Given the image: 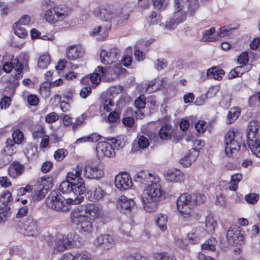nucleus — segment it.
Listing matches in <instances>:
<instances>
[{"instance_id": "obj_1", "label": "nucleus", "mask_w": 260, "mask_h": 260, "mask_svg": "<svg viewBox=\"0 0 260 260\" xmlns=\"http://www.w3.org/2000/svg\"><path fill=\"white\" fill-rule=\"evenodd\" d=\"M82 168L77 165L73 172L67 174V180L60 184V190L63 193L70 194L71 198L67 199V203L80 204L84 199L86 191L83 179L81 177Z\"/></svg>"}, {"instance_id": "obj_2", "label": "nucleus", "mask_w": 260, "mask_h": 260, "mask_svg": "<svg viewBox=\"0 0 260 260\" xmlns=\"http://www.w3.org/2000/svg\"><path fill=\"white\" fill-rule=\"evenodd\" d=\"M100 214L99 207L91 204L73 209L70 213V219L79 232L84 234H90L94 230L92 221Z\"/></svg>"}, {"instance_id": "obj_3", "label": "nucleus", "mask_w": 260, "mask_h": 260, "mask_svg": "<svg viewBox=\"0 0 260 260\" xmlns=\"http://www.w3.org/2000/svg\"><path fill=\"white\" fill-rule=\"evenodd\" d=\"M120 72H117L114 69L105 68L99 66L95 70V72L83 77L81 83L91 87H95L101 82L102 78L108 81H111L116 78Z\"/></svg>"}, {"instance_id": "obj_4", "label": "nucleus", "mask_w": 260, "mask_h": 260, "mask_svg": "<svg viewBox=\"0 0 260 260\" xmlns=\"http://www.w3.org/2000/svg\"><path fill=\"white\" fill-rule=\"evenodd\" d=\"M206 200L205 196L201 193H183L177 200V209L181 214L186 213L188 214L190 209L194 206L204 203Z\"/></svg>"}, {"instance_id": "obj_5", "label": "nucleus", "mask_w": 260, "mask_h": 260, "mask_svg": "<svg viewBox=\"0 0 260 260\" xmlns=\"http://www.w3.org/2000/svg\"><path fill=\"white\" fill-rule=\"evenodd\" d=\"M243 143L242 135L236 128L230 129L224 135V147L225 155L229 157L237 153Z\"/></svg>"}, {"instance_id": "obj_6", "label": "nucleus", "mask_w": 260, "mask_h": 260, "mask_svg": "<svg viewBox=\"0 0 260 260\" xmlns=\"http://www.w3.org/2000/svg\"><path fill=\"white\" fill-rule=\"evenodd\" d=\"M247 143L252 152L260 158V124L257 120L249 122L247 132Z\"/></svg>"}, {"instance_id": "obj_7", "label": "nucleus", "mask_w": 260, "mask_h": 260, "mask_svg": "<svg viewBox=\"0 0 260 260\" xmlns=\"http://www.w3.org/2000/svg\"><path fill=\"white\" fill-rule=\"evenodd\" d=\"M47 207L57 212H66L69 210V205L73 203H67V200L55 191H51L46 200Z\"/></svg>"}, {"instance_id": "obj_8", "label": "nucleus", "mask_w": 260, "mask_h": 260, "mask_svg": "<svg viewBox=\"0 0 260 260\" xmlns=\"http://www.w3.org/2000/svg\"><path fill=\"white\" fill-rule=\"evenodd\" d=\"M81 168L84 176L87 179L99 180L104 176L103 166L96 161H88L83 168Z\"/></svg>"}, {"instance_id": "obj_9", "label": "nucleus", "mask_w": 260, "mask_h": 260, "mask_svg": "<svg viewBox=\"0 0 260 260\" xmlns=\"http://www.w3.org/2000/svg\"><path fill=\"white\" fill-rule=\"evenodd\" d=\"M50 3L49 1L45 0L41 6L42 10L45 11V18L47 21L54 23L62 20L67 16V14L65 11L62 12V9L52 8L51 5H49Z\"/></svg>"}, {"instance_id": "obj_10", "label": "nucleus", "mask_w": 260, "mask_h": 260, "mask_svg": "<svg viewBox=\"0 0 260 260\" xmlns=\"http://www.w3.org/2000/svg\"><path fill=\"white\" fill-rule=\"evenodd\" d=\"M160 179L155 178L154 181L146 187L142 194H146L149 199L154 202H160L164 198L165 191L159 183Z\"/></svg>"}, {"instance_id": "obj_11", "label": "nucleus", "mask_w": 260, "mask_h": 260, "mask_svg": "<svg viewBox=\"0 0 260 260\" xmlns=\"http://www.w3.org/2000/svg\"><path fill=\"white\" fill-rule=\"evenodd\" d=\"M17 225L19 232L24 236L35 237L39 233L37 221L32 219L20 220Z\"/></svg>"}, {"instance_id": "obj_12", "label": "nucleus", "mask_w": 260, "mask_h": 260, "mask_svg": "<svg viewBox=\"0 0 260 260\" xmlns=\"http://www.w3.org/2000/svg\"><path fill=\"white\" fill-rule=\"evenodd\" d=\"M29 59V56L26 52L21 53L17 58L14 59V65L16 69L15 74L16 79H19L22 77V70L28 69Z\"/></svg>"}, {"instance_id": "obj_13", "label": "nucleus", "mask_w": 260, "mask_h": 260, "mask_svg": "<svg viewBox=\"0 0 260 260\" xmlns=\"http://www.w3.org/2000/svg\"><path fill=\"white\" fill-rule=\"evenodd\" d=\"M68 236L69 235L60 236L49 243L54 253L62 252L72 246V241Z\"/></svg>"}, {"instance_id": "obj_14", "label": "nucleus", "mask_w": 260, "mask_h": 260, "mask_svg": "<svg viewBox=\"0 0 260 260\" xmlns=\"http://www.w3.org/2000/svg\"><path fill=\"white\" fill-rule=\"evenodd\" d=\"M155 173H150L149 171H141L137 173L134 177L135 182L146 186H149L154 181L155 178H158Z\"/></svg>"}, {"instance_id": "obj_15", "label": "nucleus", "mask_w": 260, "mask_h": 260, "mask_svg": "<svg viewBox=\"0 0 260 260\" xmlns=\"http://www.w3.org/2000/svg\"><path fill=\"white\" fill-rule=\"evenodd\" d=\"M98 157H112L115 156V152L112 145L108 142L101 141L97 144L96 148Z\"/></svg>"}, {"instance_id": "obj_16", "label": "nucleus", "mask_w": 260, "mask_h": 260, "mask_svg": "<svg viewBox=\"0 0 260 260\" xmlns=\"http://www.w3.org/2000/svg\"><path fill=\"white\" fill-rule=\"evenodd\" d=\"M120 56V52L116 48H111L109 52L102 50L100 53L101 62L105 64H110L116 62Z\"/></svg>"}, {"instance_id": "obj_17", "label": "nucleus", "mask_w": 260, "mask_h": 260, "mask_svg": "<svg viewBox=\"0 0 260 260\" xmlns=\"http://www.w3.org/2000/svg\"><path fill=\"white\" fill-rule=\"evenodd\" d=\"M115 184L118 189L123 191L131 188L133 186V182L128 173H123L116 176Z\"/></svg>"}, {"instance_id": "obj_18", "label": "nucleus", "mask_w": 260, "mask_h": 260, "mask_svg": "<svg viewBox=\"0 0 260 260\" xmlns=\"http://www.w3.org/2000/svg\"><path fill=\"white\" fill-rule=\"evenodd\" d=\"M186 13L184 12H174L173 17L168 21H166L165 28L174 29L180 23L186 19Z\"/></svg>"}, {"instance_id": "obj_19", "label": "nucleus", "mask_w": 260, "mask_h": 260, "mask_svg": "<svg viewBox=\"0 0 260 260\" xmlns=\"http://www.w3.org/2000/svg\"><path fill=\"white\" fill-rule=\"evenodd\" d=\"M207 234V230L202 226L193 228L188 234V238L192 244L199 242L200 240L203 238Z\"/></svg>"}, {"instance_id": "obj_20", "label": "nucleus", "mask_w": 260, "mask_h": 260, "mask_svg": "<svg viewBox=\"0 0 260 260\" xmlns=\"http://www.w3.org/2000/svg\"><path fill=\"white\" fill-rule=\"evenodd\" d=\"M117 206L120 208L125 214L129 213L135 209V202L132 199H128L126 197L121 196L117 201Z\"/></svg>"}, {"instance_id": "obj_21", "label": "nucleus", "mask_w": 260, "mask_h": 260, "mask_svg": "<svg viewBox=\"0 0 260 260\" xmlns=\"http://www.w3.org/2000/svg\"><path fill=\"white\" fill-rule=\"evenodd\" d=\"M96 243L104 249H109L115 244L114 237L110 235H101L96 239Z\"/></svg>"}, {"instance_id": "obj_22", "label": "nucleus", "mask_w": 260, "mask_h": 260, "mask_svg": "<svg viewBox=\"0 0 260 260\" xmlns=\"http://www.w3.org/2000/svg\"><path fill=\"white\" fill-rule=\"evenodd\" d=\"M105 194V192L99 186H95L91 187L85 193V196L89 201L95 202L102 199Z\"/></svg>"}, {"instance_id": "obj_23", "label": "nucleus", "mask_w": 260, "mask_h": 260, "mask_svg": "<svg viewBox=\"0 0 260 260\" xmlns=\"http://www.w3.org/2000/svg\"><path fill=\"white\" fill-rule=\"evenodd\" d=\"M84 54V50L81 46H71L67 49L66 56L68 59L74 60L82 57Z\"/></svg>"}, {"instance_id": "obj_24", "label": "nucleus", "mask_w": 260, "mask_h": 260, "mask_svg": "<svg viewBox=\"0 0 260 260\" xmlns=\"http://www.w3.org/2000/svg\"><path fill=\"white\" fill-rule=\"evenodd\" d=\"M24 170V166L16 161L10 165L8 172L10 177L15 179L21 176L23 173Z\"/></svg>"}, {"instance_id": "obj_25", "label": "nucleus", "mask_w": 260, "mask_h": 260, "mask_svg": "<svg viewBox=\"0 0 260 260\" xmlns=\"http://www.w3.org/2000/svg\"><path fill=\"white\" fill-rule=\"evenodd\" d=\"M13 198L11 193L7 190L0 196V209L4 210L3 212L8 215V212L10 208V204L12 202Z\"/></svg>"}, {"instance_id": "obj_26", "label": "nucleus", "mask_w": 260, "mask_h": 260, "mask_svg": "<svg viewBox=\"0 0 260 260\" xmlns=\"http://www.w3.org/2000/svg\"><path fill=\"white\" fill-rule=\"evenodd\" d=\"M226 237L230 244H237L242 240L243 235L241 232L236 228H230L227 232Z\"/></svg>"}, {"instance_id": "obj_27", "label": "nucleus", "mask_w": 260, "mask_h": 260, "mask_svg": "<svg viewBox=\"0 0 260 260\" xmlns=\"http://www.w3.org/2000/svg\"><path fill=\"white\" fill-rule=\"evenodd\" d=\"M94 15L100 18L103 21H110L112 22L113 17L114 16V13L111 12L110 10L101 8H97L94 10Z\"/></svg>"}, {"instance_id": "obj_28", "label": "nucleus", "mask_w": 260, "mask_h": 260, "mask_svg": "<svg viewBox=\"0 0 260 260\" xmlns=\"http://www.w3.org/2000/svg\"><path fill=\"white\" fill-rule=\"evenodd\" d=\"M199 155V150L197 148H192L189 151L188 154L185 155L180 160V163L184 167L190 166L194 161Z\"/></svg>"}, {"instance_id": "obj_29", "label": "nucleus", "mask_w": 260, "mask_h": 260, "mask_svg": "<svg viewBox=\"0 0 260 260\" xmlns=\"http://www.w3.org/2000/svg\"><path fill=\"white\" fill-rule=\"evenodd\" d=\"M147 197L148 195L146 194H142L141 197V200L143 203V207L146 212H153L157 209V203L158 202H154Z\"/></svg>"}, {"instance_id": "obj_30", "label": "nucleus", "mask_w": 260, "mask_h": 260, "mask_svg": "<svg viewBox=\"0 0 260 260\" xmlns=\"http://www.w3.org/2000/svg\"><path fill=\"white\" fill-rule=\"evenodd\" d=\"M167 181L170 182H181L184 180V174L178 169L169 170L166 176Z\"/></svg>"}, {"instance_id": "obj_31", "label": "nucleus", "mask_w": 260, "mask_h": 260, "mask_svg": "<svg viewBox=\"0 0 260 260\" xmlns=\"http://www.w3.org/2000/svg\"><path fill=\"white\" fill-rule=\"evenodd\" d=\"M224 74V71L216 67H213L208 69L206 73V76L209 78L217 80H220L222 76Z\"/></svg>"}, {"instance_id": "obj_32", "label": "nucleus", "mask_w": 260, "mask_h": 260, "mask_svg": "<svg viewBox=\"0 0 260 260\" xmlns=\"http://www.w3.org/2000/svg\"><path fill=\"white\" fill-rule=\"evenodd\" d=\"M39 187L37 188L38 190L35 189L32 193V198L35 200H40L43 199L47 194L49 186L45 187V183H41L39 184Z\"/></svg>"}, {"instance_id": "obj_33", "label": "nucleus", "mask_w": 260, "mask_h": 260, "mask_svg": "<svg viewBox=\"0 0 260 260\" xmlns=\"http://www.w3.org/2000/svg\"><path fill=\"white\" fill-rule=\"evenodd\" d=\"M217 241L215 238H211L206 240L201 246L202 251L207 252L208 251L214 252L216 250V246Z\"/></svg>"}, {"instance_id": "obj_34", "label": "nucleus", "mask_w": 260, "mask_h": 260, "mask_svg": "<svg viewBox=\"0 0 260 260\" xmlns=\"http://www.w3.org/2000/svg\"><path fill=\"white\" fill-rule=\"evenodd\" d=\"M159 137L162 140H168L172 137L171 126L168 124L163 125L159 131Z\"/></svg>"}, {"instance_id": "obj_35", "label": "nucleus", "mask_w": 260, "mask_h": 260, "mask_svg": "<svg viewBox=\"0 0 260 260\" xmlns=\"http://www.w3.org/2000/svg\"><path fill=\"white\" fill-rule=\"evenodd\" d=\"M155 223L157 227L161 231H165L167 230L168 222V216L164 214H158L155 216Z\"/></svg>"}, {"instance_id": "obj_36", "label": "nucleus", "mask_w": 260, "mask_h": 260, "mask_svg": "<svg viewBox=\"0 0 260 260\" xmlns=\"http://www.w3.org/2000/svg\"><path fill=\"white\" fill-rule=\"evenodd\" d=\"M219 87L218 86H212L209 88L206 95H202L201 98L197 99L196 103L197 105H202L204 103L203 100H202L203 98H211L216 95L217 93L219 90Z\"/></svg>"}, {"instance_id": "obj_37", "label": "nucleus", "mask_w": 260, "mask_h": 260, "mask_svg": "<svg viewBox=\"0 0 260 260\" xmlns=\"http://www.w3.org/2000/svg\"><path fill=\"white\" fill-rule=\"evenodd\" d=\"M24 153L28 159L35 158L38 156V148L35 145L28 144L24 149Z\"/></svg>"}, {"instance_id": "obj_38", "label": "nucleus", "mask_w": 260, "mask_h": 260, "mask_svg": "<svg viewBox=\"0 0 260 260\" xmlns=\"http://www.w3.org/2000/svg\"><path fill=\"white\" fill-rule=\"evenodd\" d=\"M242 178V174L237 173L231 176V181L228 183V188L232 191H236L239 182Z\"/></svg>"}, {"instance_id": "obj_39", "label": "nucleus", "mask_w": 260, "mask_h": 260, "mask_svg": "<svg viewBox=\"0 0 260 260\" xmlns=\"http://www.w3.org/2000/svg\"><path fill=\"white\" fill-rule=\"evenodd\" d=\"M105 139L110 142V143L112 145V147H113L114 149H119L120 148H122L125 145L124 139L120 137L113 138L109 137L105 138Z\"/></svg>"}, {"instance_id": "obj_40", "label": "nucleus", "mask_w": 260, "mask_h": 260, "mask_svg": "<svg viewBox=\"0 0 260 260\" xmlns=\"http://www.w3.org/2000/svg\"><path fill=\"white\" fill-rule=\"evenodd\" d=\"M129 15L120 12L118 14L114 13L111 23L115 25H119L123 23L125 21L128 19Z\"/></svg>"}, {"instance_id": "obj_41", "label": "nucleus", "mask_w": 260, "mask_h": 260, "mask_svg": "<svg viewBox=\"0 0 260 260\" xmlns=\"http://www.w3.org/2000/svg\"><path fill=\"white\" fill-rule=\"evenodd\" d=\"M50 63V57L48 54L41 55L38 58V66L44 69L46 68Z\"/></svg>"}, {"instance_id": "obj_42", "label": "nucleus", "mask_w": 260, "mask_h": 260, "mask_svg": "<svg viewBox=\"0 0 260 260\" xmlns=\"http://www.w3.org/2000/svg\"><path fill=\"white\" fill-rule=\"evenodd\" d=\"M60 260H90V258L84 254L73 255L71 253H68L63 255Z\"/></svg>"}, {"instance_id": "obj_43", "label": "nucleus", "mask_w": 260, "mask_h": 260, "mask_svg": "<svg viewBox=\"0 0 260 260\" xmlns=\"http://www.w3.org/2000/svg\"><path fill=\"white\" fill-rule=\"evenodd\" d=\"M13 29L15 34L19 37L23 38L27 35V31L22 25L18 24V23H14L13 24Z\"/></svg>"}, {"instance_id": "obj_44", "label": "nucleus", "mask_w": 260, "mask_h": 260, "mask_svg": "<svg viewBox=\"0 0 260 260\" xmlns=\"http://www.w3.org/2000/svg\"><path fill=\"white\" fill-rule=\"evenodd\" d=\"M240 112L236 109H231L228 114L226 123L228 124L232 123L239 116Z\"/></svg>"}, {"instance_id": "obj_45", "label": "nucleus", "mask_w": 260, "mask_h": 260, "mask_svg": "<svg viewBox=\"0 0 260 260\" xmlns=\"http://www.w3.org/2000/svg\"><path fill=\"white\" fill-rule=\"evenodd\" d=\"M215 29L214 27H211L208 30H205L203 32V37L202 40L205 42H213L215 40V38L211 37L215 32Z\"/></svg>"}, {"instance_id": "obj_46", "label": "nucleus", "mask_w": 260, "mask_h": 260, "mask_svg": "<svg viewBox=\"0 0 260 260\" xmlns=\"http://www.w3.org/2000/svg\"><path fill=\"white\" fill-rule=\"evenodd\" d=\"M152 4L153 7L158 10L163 11L165 10L168 4V0H152Z\"/></svg>"}, {"instance_id": "obj_47", "label": "nucleus", "mask_w": 260, "mask_h": 260, "mask_svg": "<svg viewBox=\"0 0 260 260\" xmlns=\"http://www.w3.org/2000/svg\"><path fill=\"white\" fill-rule=\"evenodd\" d=\"M153 257L155 260H177L172 254L167 252L156 253Z\"/></svg>"}, {"instance_id": "obj_48", "label": "nucleus", "mask_w": 260, "mask_h": 260, "mask_svg": "<svg viewBox=\"0 0 260 260\" xmlns=\"http://www.w3.org/2000/svg\"><path fill=\"white\" fill-rule=\"evenodd\" d=\"M205 225L207 230L212 232L217 226V222L213 217L208 216L206 219Z\"/></svg>"}, {"instance_id": "obj_49", "label": "nucleus", "mask_w": 260, "mask_h": 260, "mask_svg": "<svg viewBox=\"0 0 260 260\" xmlns=\"http://www.w3.org/2000/svg\"><path fill=\"white\" fill-rule=\"evenodd\" d=\"M160 20V15H157L155 11H152L147 18L150 25L157 24Z\"/></svg>"}, {"instance_id": "obj_50", "label": "nucleus", "mask_w": 260, "mask_h": 260, "mask_svg": "<svg viewBox=\"0 0 260 260\" xmlns=\"http://www.w3.org/2000/svg\"><path fill=\"white\" fill-rule=\"evenodd\" d=\"M244 72V68L243 66L237 67L230 72L229 75V78L231 79L237 77H239L241 76Z\"/></svg>"}, {"instance_id": "obj_51", "label": "nucleus", "mask_w": 260, "mask_h": 260, "mask_svg": "<svg viewBox=\"0 0 260 260\" xmlns=\"http://www.w3.org/2000/svg\"><path fill=\"white\" fill-rule=\"evenodd\" d=\"M189 239H183L182 238L178 237L175 239V243L176 246L178 248L185 249L186 248Z\"/></svg>"}, {"instance_id": "obj_52", "label": "nucleus", "mask_w": 260, "mask_h": 260, "mask_svg": "<svg viewBox=\"0 0 260 260\" xmlns=\"http://www.w3.org/2000/svg\"><path fill=\"white\" fill-rule=\"evenodd\" d=\"M234 29V28L232 27L231 25L224 26L220 28L217 31V35L219 37H225L230 34V32Z\"/></svg>"}, {"instance_id": "obj_53", "label": "nucleus", "mask_w": 260, "mask_h": 260, "mask_svg": "<svg viewBox=\"0 0 260 260\" xmlns=\"http://www.w3.org/2000/svg\"><path fill=\"white\" fill-rule=\"evenodd\" d=\"M12 137L14 143L19 144H20L23 140V134L20 130L16 129L13 132Z\"/></svg>"}, {"instance_id": "obj_54", "label": "nucleus", "mask_w": 260, "mask_h": 260, "mask_svg": "<svg viewBox=\"0 0 260 260\" xmlns=\"http://www.w3.org/2000/svg\"><path fill=\"white\" fill-rule=\"evenodd\" d=\"M194 127L198 133H204L206 131L208 125L205 121L199 120L196 123Z\"/></svg>"}, {"instance_id": "obj_55", "label": "nucleus", "mask_w": 260, "mask_h": 260, "mask_svg": "<svg viewBox=\"0 0 260 260\" xmlns=\"http://www.w3.org/2000/svg\"><path fill=\"white\" fill-rule=\"evenodd\" d=\"M120 112L118 111H112L108 116L107 120L110 123L116 122L120 120Z\"/></svg>"}, {"instance_id": "obj_56", "label": "nucleus", "mask_w": 260, "mask_h": 260, "mask_svg": "<svg viewBox=\"0 0 260 260\" xmlns=\"http://www.w3.org/2000/svg\"><path fill=\"white\" fill-rule=\"evenodd\" d=\"M199 8V4L197 0H190L188 6V12L191 15H193Z\"/></svg>"}, {"instance_id": "obj_57", "label": "nucleus", "mask_w": 260, "mask_h": 260, "mask_svg": "<svg viewBox=\"0 0 260 260\" xmlns=\"http://www.w3.org/2000/svg\"><path fill=\"white\" fill-rule=\"evenodd\" d=\"M146 105L145 98L144 95H140L135 101V106L137 109H142Z\"/></svg>"}, {"instance_id": "obj_58", "label": "nucleus", "mask_w": 260, "mask_h": 260, "mask_svg": "<svg viewBox=\"0 0 260 260\" xmlns=\"http://www.w3.org/2000/svg\"><path fill=\"white\" fill-rule=\"evenodd\" d=\"M138 145L140 148L144 149L149 145L148 139L144 136H140L138 140Z\"/></svg>"}, {"instance_id": "obj_59", "label": "nucleus", "mask_w": 260, "mask_h": 260, "mask_svg": "<svg viewBox=\"0 0 260 260\" xmlns=\"http://www.w3.org/2000/svg\"><path fill=\"white\" fill-rule=\"evenodd\" d=\"M11 99L8 96H5L0 101V107L2 109H6L9 108L11 104Z\"/></svg>"}, {"instance_id": "obj_60", "label": "nucleus", "mask_w": 260, "mask_h": 260, "mask_svg": "<svg viewBox=\"0 0 260 260\" xmlns=\"http://www.w3.org/2000/svg\"><path fill=\"white\" fill-rule=\"evenodd\" d=\"M58 119V115L54 112L48 114L45 117V121L48 123H52Z\"/></svg>"}, {"instance_id": "obj_61", "label": "nucleus", "mask_w": 260, "mask_h": 260, "mask_svg": "<svg viewBox=\"0 0 260 260\" xmlns=\"http://www.w3.org/2000/svg\"><path fill=\"white\" fill-rule=\"evenodd\" d=\"M245 200L248 203L254 204L257 202L258 196L256 193H249L245 196Z\"/></svg>"}, {"instance_id": "obj_62", "label": "nucleus", "mask_w": 260, "mask_h": 260, "mask_svg": "<svg viewBox=\"0 0 260 260\" xmlns=\"http://www.w3.org/2000/svg\"><path fill=\"white\" fill-rule=\"evenodd\" d=\"M66 150L64 149H59L57 150L54 154L55 159L57 161L62 160L66 156Z\"/></svg>"}, {"instance_id": "obj_63", "label": "nucleus", "mask_w": 260, "mask_h": 260, "mask_svg": "<svg viewBox=\"0 0 260 260\" xmlns=\"http://www.w3.org/2000/svg\"><path fill=\"white\" fill-rule=\"evenodd\" d=\"M51 87H52V86H51V83L46 82L42 83L40 87V93L47 94L48 92H49Z\"/></svg>"}, {"instance_id": "obj_64", "label": "nucleus", "mask_w": 260, "mask_h": 260, "mask_svg": "<svg viewBox=\"0 0 260 260\" xmlns=\"http://www.w3.org/2000/svg\"><path fill=\"white\" fill-rule=\"evenodd\" d=\"M249 60L248 53L246 52H242L238 58V61L239 64H246Z\"/></svg>"}]
</instances>
